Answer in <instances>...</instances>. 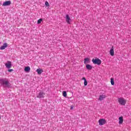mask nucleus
<instances>
[{"label": "nucleus", "mask_w": 131, "mask_h": 131, "mask_svg": "<svg viewBox=\"0 0 131 131\" xmlns=\"http://www.w3.org/2000/svg\"><path fill=\"white\" fill-rule=\"evenodd\" d=\"M118 102L120 104V105L124 106L125 105V104H126V99H124V98L123 97L118 98Z\"/></svg>", "instance_id": "1"}, {"label": "nucleus", "mask_w": 131, "mask_h": 131, "mask_svg": "<svg viewBox=\"0 0 131 131\" xmlns=\"http://www.w3.org/2000/svg\"><path fill=\"white\" fill-rule=\"evenodd\" d=\"M92 62L93 64H97V65H101L102 63V61L99 58L93 59Z\"/></svg>", "instance_id": "2"}, {"label": "nucleus", "mask_w": 131, "mask_h": 131, "mask_svg": "<svg viewBox=\"0 0 131 131\" xmlns=\"http://www.w3.org/2000/svg\"><path fill=\"white\" fill-rule=\"evenodd\" d=\"M0 83L3 84V85H5V86H9V81L6 80L5 79H0Z\"/></svg>", "instance_id": "3"}, {"label": "nucleus", "mask_w": 131, "mask_h": 131, "mask_svg": "<svg viewBox=\"0 0 131 131\" xmlns=\"http://www.w3.org/2000/svg\"><path fill=\"white\" fill-rule=\"evenodd\" d=\"M99 125H104L106 123V120L104 119H100L98 121Z\"/></svg>", "instance_id": "4"}, {"label": "nucleus", "mask_w": 131, "mask_h": 131, "mask_svg": "<svg viewBox=\"0 0 131 131\" xmlns=\"http://www.w3.org/2000/svg\"><path fill=\"white\" fill-rule=\"evenodd\" d=\"M6 68L10 69L12 67V62L10 61H7V63H5Z\"/></svg>", "instance_id": "5"}, {"label": "nucleus", "mask_w": 131, "mask_h": 131, "mask_svg": "<svg viewBox=\"0 0 131 131\" xmlns=\"http://www.w3.org/2000/svg\"><path fill=\"white\" fill-rule=\"evenodd\" d=\"M90 63H91V59L90 58H85L84 59V64H85V65L90 64Z\"/></svg>", "instance_id": "6"}, {"label": "nucleus", "mask_w": 131, "mask_h": 131, "mask_svg": "<svg viewBox=\"0 0 131 131\" xmlns=\"http://www.w3.org/2000/svg\"><path fill=\"white\" fill-rule=\"evenodd\" d=\"M45 96V93L42 92H40L39 93L38 95L37 96V98H38L39 99H41V98H44Z\"/></svg>", "instance_id": "7"}, {"label": "nucleus", "mask_w": 131, "mask_h": 131, "mask_svg": "<svg viewBox=\"0 0 131 131\" xmlns=\"http://www.w3.org/2000/svg\"><path fill=\"white\" fill-rule=\"evenodd\" d=\"M66 19L67 23H68V24H70L71 19H70V17L69 16V15L68 14L66 15Z\"/></svg>", "instance_id": "8"}, {"label": "nucleus", "mask_w": 131, "mask_h": 131, "mask_svg": "<svg viewBox=\"0 0 131 131\" xmlns=\"http://www.w3.org/2000/svg\"><path fill=\"white\" fill-rule=\"evenodd\" d=\"M106 96L105 95L102 94L99 96V98L98 99L99 101H103L104 99H105L106 98Z\"/></svg>", "instance_id": "9"}, {"label": "nucleus", "mask_w": 131, "mask_h": 131, "mask_svg": "<svg viewBox=\"0 0 131 131\" xmlns=\"http://www.w3.org/2000/svg\"><path fill=\"white\" fill-rule=\"evenodd\" d=\"M11 4V1H6L3 3V6L6 7L7 6H10Z\"/></svg>", "instance_id": "10"}, {"label": "nucleus", "mask_w": 131, "mask_h": 131, "mask_svg": "<svg viewBox=\"0 0 131 131\" xmlns=\"http://www.w3.org/2000/svg\"><path fill=\"white\" fill-rule=\"evenodd\" d=\"M8 47V43H4L2 46L1 47L0 50H5L6 48Z\"/></svg>", "instance_id": "11"}, {"label": "nucleus", "mask_w": 131, "mask_h": 131, "mask_svg": "<svg viewBox=\"0 0 131 131\" xmlns=\"http://www.w3.org/2000/svg\"><path fill=\"white\" fill-rule=\"evenodd\" d=\"M123 123V117L121 116L119 118V124H122Z\"/></svg>", "instance_id": "12"}, {"label": "nucleus", "mask_w": 131, "mask_h": 131, "mask_svg": "<svg viewBox=\"0 0 131 131\" xmlns=\"http://www.w3.org/2000/svg\"><path fill=\"white\" fill-rule=\"evenodd\" d=\"M36 72H37L38 74L40 75L43 72V70L41 69H38L36 70Z\"/></svg>", "instance_id": "13"}, {"label": "nucleus", "mask_w": 131, "mask_h": 131, "mask_svg": "<svg viewBox=\"0 0 131 131\" xmlns=\"http://www.w3.org/2000/svg\"><path fill=\"white\" fill-rule=\"evenodd\" d=\"M86 68L88 69V70H92V69H93V66L89 64H86Z\"/></svg>", "instance_id": "14"}, {"label": "nucleus", "mask_w": 131, "mask_h": 131, "mask_svg": "<svg viewBox=\"0 0 131 131\" xmlns=\"http://www.w3.org/2000/svg\"><path fill=\"white\" fill-rule=\"evenodd\" d=\"M110 54L111 56H114V49H113V47H112V48L110 50Z\"/></svg>", "instance_id": "15"}, {"label": "nucleus", "mask_w": 131, "mask_h": 131, "mask_svg": "<svg viewBox=\"0 0 131 131\" xmlns=\"http://www.w3.org/2000/svg\"><path fill=\"white\" fill-rule=\"evenodd\" d=\"M25 71H26V72H28L30 71V67H25Z\"/></svg>", "instance_id": "16"}, {"label": "nucleus", "mask_w": 131, "mask_h": 131, "mask_svg": "<svg viewBox=\"0 0 131 131\" xmlns=\"http://www.w3.org/2000/svg\"><path fill=\"white\" fill-rule=\"evenodd\" d=\"M111 83L112 85H114V79L113 78L111 79Z\"/></svg>", "instance_id": "17"}, {"label": "nucleus", "mask_w": 131, "mask_h": 131, "mask_svg": "<svg viewBox=\"0 0 131 131\" xmlns=\"http://www.w3.org/2000/svg\"><path fill=\"white\" fill-rule=\"evenodd\" d=\"M63 97H67V93L66 91H63L62 94Z\"/></svg>", "instance_id": "18"}, {"label": "nucleus", "mask_w": 131, "mask_h": 131, "mask_svg": "<svg viewBox=\"0 0 131 131\" xmlns=\"http://www.w3.org/2000/svg\"><path fill=\"white\" fill-rule=\"evenodd\" d=\"M42 21V19L40 18L39 20H38L37 24H40V23H41Z\"/></svg>", "instance_id": "19"}, {"label": "nucleus", "mask_w": 131, "mask_h": 131, "mask_svg": "<svg viewBox=\"0 0 131 131\" xmlns=\"http://www.w3.org/2000/svg\"><path fill=\"white\" fill-rule=\"evenodd\" d=\"M45 5L47 6V7H49V6H50V5L49 4V2H48V1H46L45 2Z\"/></svg>", "instance_id": "20"}, {"label": "nucleus", "mask_w": 131, "mask_h": 131, "mask_svg": "<svg viewBox=\"0 0 131 131\" xmlns=\"http://www.w3.org/2000/svg\"><path fill=\"white\" fill-rule=\"evenodd\" d=\"M84 85H88V81H86V80H85V81H84Z\"/></svg>", "instance_id": "21"}, {"label": "nucleus", "mask_w": 131, "mask_h": 131, "mask_svg": "<svg viewBox=\"0 0 131 131\" xmlns=\"http://www.w3.org/2000/svg\"><path fill=\"white\" fill-rule=\"evenodd\" d=\"M12 71H13V69L8 70V72H12Z\"/></svg>", "instance_id": "22"}, {"label": "nucleus", "mask_w": 131, "mask_h": 131, "mask_svg": "<svg viewBox=\"0 0 131 131\" xmlns=\"http://www.w3.org/2000/svg\"><path fill=\"white\" fill-rule=\"evenodd\" d=\"M82 80H84V81H85V80H86V79H85V78L84 77H83Z\"/></svg>", "instance_id": "23"}, {"label": "nucleus", "mask_w": 131, "mask_h": 131, "mask_svg": "<svg viewBox=\"0 0 131 131\" xmlns=\"http://www.w3.org/2000/svg\"><path fill=\"white\" fill-rule=\"evenodd\" d=\"M73 109V106H71V110H72Z\"/></svg>", "instance_id": "24"}]
</instances>
